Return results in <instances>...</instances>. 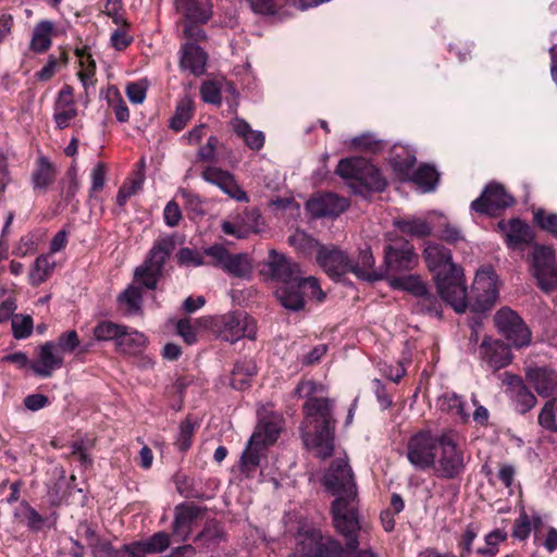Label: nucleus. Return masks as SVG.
<instances>
[{
  "label": "nucleus",
  "mask_w": 557,
  "mask_h": 557,
  "mask_svg": "<svg viewBox=\"0 0 557 557\" xmlns=\"http://www.w3.org/2000/svg\"><path fill=\"white\" fill-rule=\"evenodd\" d=\"M423 258L433 274L441 299L457 313L465 312L467 308L475 313H484L494 307L498 298V286L497 274L492 267L476 272L468 293L463 271L453 261L450 249L438 243L426 242Z\"/></svg>",
  "instance_id": "obj_1"
},
{
  "label": "nucleus",
  "mask_w": 557,
  "mask_h": 557,
  "mask_svg": "<svg viewBox=\"0 0 557 557\" xmlns=\"http://www.w3.org/2000/svg\"><path fill=\"white\" fill-rule=\"evenodd\" d=\"M317 391L318 384L314 381L301 380L294 394L306 398L301 406L304 420L300 428L304 445L315 458L325 460L333 455L335 448V400L315 396Z\"/></svg>",
  "instance_id": "obj_2"
},
{
  "label": "nucleus",
  "mask_w": 557,
  "mask_h": 557,
  "mask_svg": "<svg viewBox=\"0 0 557 557\" xmlns=\"http://www.w3.org/2000/svg\"><path fill=\"white\" fill-rule=\"evenodd\" d=\"M176 247L173 236L159 237L145 260L134 271V282L116 297L119 310L125 317L143 313V289L154 290L163 275L164 265Z\"/></svg>",
  "instance_id": "obj_3"
},
{
  "label": "nucleus",
  "mask_w": 557,
  "mask_h": 557,
  "mask_svg": "<svg viewBox=\"0 0 557 557\" xmlns=\"http://www.w3.org/2000/svg\"><path fill=\"white\" fill-rule=\"evenodd\" d=\"M322 484L336 496L331 504V515L335 530L354 532L357 528L358 495L355 475L346 458L334 459L326 469Z\"/></svg>",
  "instance_id": "obj_4"
},
{
  "label": "nucleus",
  "mask_w": 557,
  "mask_h": 557,
  "mask_svg": "<svg viewBox=\"0 0 557 557\" xmlns=\"http://www.w3.org/2000/svg\"><path fill=\"white\" fill-rule=\"evenodd\" d=\"M336 173L343 178L351 180L354 193L363 197L381 193L386 187V181L380 170L363 158L342 159Z\"/></svg>",
  "instance_id": "obj_5"
},
{
  "label": "nucleus",
  "mask_w": 557,
  "mask_h": 557,
  "mask_svg": "<svg viewBox=\"0 0 557 557\" xmlns=\"http://www.w3.org/2000/svg\"><path fill=\"white\" fill-rule=\"evenodd\" d=\"M454 430L442 431V440L432 466L434 475L442 480H459L467 470L470 456L457 443Z\"/></svg>",
  "instance_id": "obj_6"
},
{
  "label": "nucleus",
  "mask_w": 557,
  "mask_h": 557,
  "mask_svg": "<svg viewBox=\"0 0 557 557\" xmlns=\"http://www.w3.org/2000/svg\"><path fill=\"white\" fill-rule=\"evenodd\" d=\"M295 540L302 557H347V549L338 540L323 534L312 523H299Z\"/></svg>",
  "instance_id": "obj_7"
},
{
  "label": "nucleus",
  "mask_w": 557,
  "mask_h": 557,
  "mask_svg": "<svg viewBox=\"0 0 557 557\" xmlns=\"http://www.w3.org/2000/svg\"><path fill=\"white\" fill-rule=\"evenodd\" d=\"M275 296L285 309L295 312L305 308L306 297L318 302H323L326 298L319 280L314 276H302L283 284L276 288Z\"/></svg>",
  "instance_id": "obj_8"
},
{
  "label": "nucleus",
  "mask_w": 557,
  "mask_h": 557,
  "mask_svg": "<svg viewBox=\"0 0 557 557\" xmlns=\"http://www.w3.org/2000/svg\"><path fill=\"white\" fill-rule=\"evenodd\" d=\"M315 259L326 275L335 282H344L348 273L355 274L359 280L375 278L373 274L360 269L359 264H355L346 251L334 245L319 247Z\"/></svg>",
  "instance_id": "obj_9"
},
{
  "label": "nucleus",
  "mask_w": 557,
  "mask_h": 557,
  "mask_svg": "<svg viewBox=\"0 0 557 557\" xmlns=\"http://www.w3.org/2000/svg\"><path fill=\"white\" fill-rule=\"evenodd\" d=\"M216 336L225 342L236 343L242 338L255 339L257 322L253 317L242 310L227 312L212 320Z\"/></svg>",
  "instance_id": "obj_10"
},
{
  "label": "nucleus",
  "mask_w": 557,
  "mask_h": 557,
  "mask_svg": "<svg viewBox=\"0 0 557 557\" xmlns=\"http://www.w3.org/2000/svg\"><path fill=\"white\" fill-rule=\"evenodd\" d=\"M441 440L442 432L432 434L429 430H420L412 434L406 444V457L409 463L418 471L432 469Z\"/></svg>",
  "instance_id": "obj_11"
},
{
  "label": "nucleus",
  "mask_w": 557,
  "mask_h": 557,
  "mask_svg": "<svg viewBox=\"0 0 557 557\" xmlns=\"http://www.w3.org/2000/svg\"><path fill=\"white\" fill-rule=\"evenodd\" d=\"M498 332L516 348L527 347L531 343L532 333L523 319L509 307L500 308L494 315Z\"/></svg>",
  "instance_id": "obj_12"
},
{
  "label": "nucleus",
  "mask_w": 557,
  "mask_h": 557,
  "mask_svg": "<svg viewBox=\"0 0 557 557\" xmlns=\"http://www.w3.org/2000/svg\"><path fill=\"white\" fill-rule=\"evenodd\" d=\"M532 271L537 286L545 293L557 289V265L555 264V250L545 245H534L532 252Z\"/></svg>",
  "instance_id": "obj_13"
},
{
  "label": "nucleus",
  "mask_w": 557,
  "mask_h": 557,
  "mask_svg": "<svg viewBox=\"0 0 557 557\" xmlns=\"http://www.w3.org/2000/svg\"><path fill=\"white\" fill-rule=\"evenodd\" d=\"M515 199L496 182L488 183L480 197L471 202V209L480 214L495 216L511 207Z\"/></svg>",
  "instance_id": "obj_14"
},
{
  "label": "nucleus",
  "mask_w": 557,
  "mask_h": 557,
  "mask_svg": "<svg viewBox=\"0 0 557 557\" xmlns=\"http://www.w3.org/2000/svg\"><path fill=\"white\" fill-rule=\"evenodd\" d=\"M418 262L413 245L398 237L384 247V264L387 272L399 273L410 271Z\"/></svg>",
  "instance_id": "obj_15"
},
{
  "label": "nucleus",
  "mask_w": 557,
  "mask_h": 557,
  "mask_svg": "<svg viewBox=\"0 0 557 557\" xmlns=\"http://www.w3.org/2000/svg\"><path fill=\"white\" fill-rule=\"evenodd\" d=\"M479 356L485 366L493 371L507 367L512 359L511 348L500 339L485 336L479 346Z\"/></svg>",
  "instance_id": "obj_16"
},
{
  "label": "nucleus",
  "mask_w": 557,
  "mask_h": 557,
  "mask_svg": "<svg viewBox=\"0 0 557 557\" xmlns=\"http://www.w3.org/2000/svg\"><path fill=\"white\" fill-rule=\"evenodd\" d=\"M264 265L270 277L282 285L302 277L299 263L274 249L270 250Z\"/></svg>",
  "instance_id": "obj_17"
},
{
  "label": "nucleus",
  "mask_w": 557,
  "mask_h": 557,
  "mask_svg": "<svg viewBox=\"0 0 557 557\" xmlns=\"http://www.w3.org/2000/svg\"><path fill=\"white\" fill-rule=\"evenodd\" d=\"M498 228L505 236L507 247L512 250H524L535 237L531 226L519 218L499 221Z\"/></svg>",
  "instance_id": "obj_18"
},
{
  "label": "nucleus",
  "mask_w": 557,
  "mask_h": 557,
  "mask_svg": "<svg viewBox=\"0 0 557 557\" xmlns=\"http://www.w3.org/2000/svg\"><path fill=\"white\" fill-rule=\"evenodd\" d=\"M261 213L257 208L245 209L237 213L232 221H224L222 232L236 238H247L251 233L259 232Z\"/></svg>",
  "instance_id": "obj_19"
},
{
  "label": "nucleus",
  "mask_w": 557,
  "mask_h": 557,
  "mask_svg": "<svg viewBox=\"0 0 557 557\" xmlns=\"http://www.w3.org/2000/svg\"><path fill=\"white\" fill-rule=\"evenodd\" d=\"M525 381L539 396L550 397L557 392V371L548 366H528L524 369Z\"/></svg>",
  "instance_id": "obj_20"
},
{
  "label": "nucleus",
  "mask_w": 557,
  "mask_h": 557,
  "mask_svg": "<svg viewBox=\"0 0 557 557\" xmlns=\"http://www.w3.org/2000/svg\"><path fill=\"white\" fill-rule=\"evenodd\" d=\"M349 200L334 193H324L310 198L306 209L313 218L337 216L349 208Z\"/></svg>",
  "instance_id": "obj_21"
},
{
  "label": "nucleus",
  "mask_w": 557,
  "mask_h": 557,
  "mask_svg": "<svg viewBox=\"0 0 557 557\" xmlns=\"http://www.w3.org/2000/svg\"><path fill=\"white\" fill-rule=\"evenodd\" d=\"M63 366V357L59 354L53 341H48L37 347L36 359L30 363V370L40 377H50L54 370Z\"/></svg>",
  "instance_id": "obj_22"
},
{
  "label": "nucleus",
  "mask_w": 557,
  "mask_h": 557,
  "mask_svg": "<svg viewBox=\"0 0 557 557\" xmlns=\"http://www.w3.org/2000/svg\"><path fill=\"white\" fill-rule=\"evenodd\" d=\"M206 510V507L197 506L194 503H181L176 505L172 524L173 536L181 537L182 541H187L191 533L193 525L202 517Z\"/></svg>",
  "instance_id": "obj_23"
},
{
  "label": "nucleus",
  "mask_w": 557,
  "mask_h": 557,
  "mask_svg": "<svg viewBox=\"0 0 557 557\" xmlns=\"http://www.w3.org/2000/svg\"><path fill=\"white\" fill-rule=\"evenodd\" d=\"M77 114L74 88L64 84L59 90L53 106V119L58 128L69 127Z\"/></svg>",
  "instance_id": "obj_24"
},
{
  "label": "nucleus",
  "mask_w": 557,
  "mask_h": 557,
  "mask_svg": "<svg viewBox=\"0 0 557 557\" xmlns=\"http://www.w3.org/2000/svg\"><path fill=\"white\" fill-rule=\"evenodd\" d=\"M201 177L218 186L222 191L238 201L247 200L246 193L238 186L233 174L216 166H206L201 172Z\"/></svg>",
  "instance_id": "obj_25"
},
{
  "label": "nucleus",
  "mask_w": 557,
  "mask_h": 557,
  "mask_svg": "<svg viewBox=\"0 0 557 557\" xmlns=\"http://www.w3.org/2000/svg\"><path fill=\"white\" fill-rule=\"evenodd\" d=\"M178 54V66L182 71H187L197 77L205 74L209 55L201 46L183 42Z\"/></svg>",
  "instance_id": "obj_26"
},
{
  "label": "nucleus",
  "mask_w": 557,
  "mask_h": 557,
  "mask_svg": "<svg viewBox=\"0 0 557 557\" xmlns=\"http://www.w3.org/2000/svg\"><path fill=\"white\" fill-rule=\"evenodd\" d=\"M77 534L86 541L94 557H99L101 554L109 557H114L116 555L111 542L99 535L96 524L87 521H81L77 525Z\"/></svg>",
  "instance_id": "obj_27"
},
{
  "label": "nucleus",
  "mask_w": 557,
  "mask_h": 557,
  "mask_svg": "<svg viewBox=\"0 0 557 557\" xmlns=\"http://www.w3.org/2000/svg\"><path fill=\"white\" fill-rule=\"evenodd\" d=\"M175 4L182 14L181 21L208 23L212 16L210 0H175Z\"/></svg>",
  "instance_id": "obj_28"
},
{
  "label": "nucleus",
  "mask_w": 557,
  "mask_h": 557,
  "mask_svg": "<svg viewBox=\"0 0 557 557\" xmlns=\"http://www.w3.org/2000/svg\"><path fill=\"white\" fill-rule=\"evenodd\" d=\"M57 169L50 160L40 154L32 172V184L35 191L45 194L55 182Z\"/></svg>",
  "instance_id": "obj_29"
},
{
  "label": "nucleus",
  "mask_w": 557,
  "mask_h": 557,
  "mask_svg": "<svg viewBox=\"0 0 557 557\" xmlns=\"http://www.w3.org/2000/svg\"><path fill=\"white\" fill-rule=\"evenodd\" d=\"M54 24L49 20H41L33 28L29 50L36 54L47 52L52 46Z\"/></svg>",
  "instance_id": "obj_30"
},
{
  "label": "nucleus",
  "mask_w": 557,
  "mask_h": 557,
  "mask_svg": "<svg viewBox=\"0 0 557 557\" xmlns=\"http://www.w3.org/2000/svg\"><path fill=\"white\" fill-rule=\"evenodd\" d=\"M224 541H226V534L223 525L215 519L207 520L202 531L194 539L195 544L208 550L215 549Z\"/></svg>",
  "instance_id": "obj_31"
},
{
  "label": "nucleus",
  "mask_w": 557,
  "mask_h": 557,
  "mask_svg": "<svg viewBox=\"0 0 557 557\" xmlns=\"http://www.w3.org/2000/svg\"><path fill=\"white\" fill-rule=\"evenodd\" d=\"M258 373L252 359H243L235 362L231 373V386L237 391H245L251 386V380Z\"/></svg>",
  "instance_id": "obj_32"
},
{
  "label": "nucleus",
  "mask_w": 557,
  "mask_h": 557,
  "mask_svg": "<svg viewBox=\"0 0 557 557\" xmlns=\"http://www.w3.org/2000/svg\"><path fill=\"white\" fill-rule=\"evenodd\" d=\"M260 434H252L245 450L240 457V471L250 476L260 465V453L264 448L262 441H259Z\"/></svg>",
  "instance_id": "obj_33"
},
{
  "label": "nucleus",
  "mask_w": 557,
  "mask_h": 557,
  "mask_svg": "<svg viewBox=\"0 0 557 557\" xmlns=\"http://www.w3.org/2000/svg\"><path fill=\"white\" fill-rule=\"evenodd\" d=\"M148 339L144 333L124 325L116 348L123 354L138 355L146 349Z\"/></svg>",
  "instance_id": "obj_34"
},
{
  "label": "nucleus",
  "mask_w": 557,
  "mask_h": 557,
  "mask_svg": "<svg viewBox=\"0 0 557 557\" xmlns=\"http://www.w3.org/2000/svg\"><path fill=\"white\" fill-rule=\"evenodd\" d=\"M222 270L237 278H249L252 273V264L248 255L228 252Z\"/></svg>",
  "instance_id": "obj_35"
},
{
  "label": "nucleus",
  "mask_w": 557,
  "mask_h": 557,
  "mask_svg": "<svg viewBox=\"0 0 557 557\" xmlns=\"http://www.w3.org/2000/svg\"><path fill=\"white\" fill-rule=\"evenodd\" d=\"M394 225L400 233L414 238H425L432 234V225L421 218L397 219Z\"/></svg>",
  "instance_id": "obj_36"
},
{
  "label": "nucleus",
  "mask_w": 557,
  "mask_h": 557,
  "mask_svg": "<svg viewBox=\"0 0 557 557\" xmlns=\"http://www.w3.org/2000/svg\"><path fill=\"white\" fill-rule=\"evenodd\" d=\"M440 174L433 165H420L410 177L409 182L414 183L423 193H431L436 188Z\"/></svg>",
  "instance_id": "obj_37"
},
{
  "label": "nucleus",
  "mask_w": 557,
  "mask_h": 557,
  "mask_svg": "<svg viewBox=\"0 0 557 557\" xmlns=\"http://www.w3.org/2000/svg\"><path fill=\"white\" fill-rule=\"evenodd\" d=\"M75 54L79 59L81 71L78 72V78L82 82L85 89L88 85H94L92 78L96 74V61L94 60L90 49L87 46L75 49Z\"/></svg>",
  "instance_id": "obj_38"
},
{
  "label": "nucleus",
  "mask_w": 557,
  "mask_h": 557,
  "mask_svg": "<svg viewBox=\"0 0 557 557\" xmlns=\"http://www.w3.org/2000/svg\"><path fill=\"white\" fill-rule=\"evenodd\" d=\"M438 407L441 411L458 417L463 423L469 420V413L465 410V401L456 393H445L441 396L438 398Z\"/></svg>",
  "instance_id": "obj_39"
},
{
  "label": "nucleus",
  "mask_w": 557,
  "mask_h": 557,
  "mask_svg": "<svg viewBox=\"0 0 557 557\" xmlns=\"http://www.w3.org/2000/svg\"><path fill=\"white\" fill-rule=\"evenodd\" d=\"M170 544V535L166 532L160 531L147 540L134 542V547L146 554H157L164 552Z\"/></svg>",
  "instance_id": "obj_40"
},
{
  "label": "nucleus",
  "mask_w": 557,
  "mask_h": 557,
  "mask_svg": "<svg viewBox=\"0 0 557 557\" xmlns=\"http://www.w3.org/2000/svg\"><path fill=\"white\" fill-rule=\"evenodd\" d=\"M391 286L395 289L405 290L418 298L425 293L426 284L418 275H404L394 277L391 281Z\"/></svg>",
  "instance_id": "obj_41"
},
{
  "label": "nucleus",
  "mask_w": 557,
  "mask_h": 557,
  "mask_svg": "<svg viewBox=\"0 0 557 557\" xmlns=\"http://www.w3.org/2000/svg\"><path fill=\"white\" fill-rule=\"evenodd\" d=\"M144 182L145 174H143L141 171H133L132 176L125 181V183L117 191V206L124 207L129 197H132L143 188Z\"/></svg>",
  "instance_id": "obj_42"
},
{
  "label": "nucleus",
  "mask_w": 557,
  "mask_h": 557,
  "mask_svg": "<svg viewBox=\"0 0 557 557\" xmlns=\"http://www.w3.org/2000/svg\"><path fill=\"white\" fill-rule=\"evenodd\" d=\"M53 269L54 264L49 262L47 256L37 257L28 275L29 284L38 287L51 276Z\"/></svg>",
  "instance_id": "obj_43"
},
{
  "label": "nucleus",
  "mask_w": 557,
  "mask_h": 557,
  "mask_svg": "<svg viewBox=\"0 0 557 557\" xmlns=\"http://www.w3.org/2000/svg\"><path fill=\"white\" fill-rule=\"evenodd\" d=\"M122 331H124V325L109 320H101L95 325L92 333L96 341H113L116 346Z\"/></svg>",
  "instance_id": "obj_44"
},
{
  "label": "nucleus",
  "mask_w": 557,
  "mask_h": 557,
  "mask_svg": "<svg viewBox=\"0 0 557 557\" xmlns=\"http://www.w3.org/2000/svg\"><path fill=\"white\" fill-rule=\"evenodd\" d=\"M513 403L515 410L520 414H525L535 407L537 399L530 388L520 381L515 392Z\"/></svg>",
  "instance_id": "obj_45"
},
{
  "label": "nucleus",
  "mask_w": 557,
  "mask_h": 557,
  "mask_svg": "<svg viewBox=\"0 0 557 557\" xmlns=\"http://www.w3.org/2000/svg\"><path fill=\"white\" fill-rule=\"evenodd\" d=\"M416 162V157L410 153H406L405 157L395 156L389 160L393 171L401 182H409L414 172Z\"/></svg>",
  "instance_id": "obj_46"
},
{
  "label": "nucleus",
  "mask_w": 557,
  "mask_h": 557,
  "mask_svg": "<svg viewBox=\"0 0 557 557\" xmlns=\"http://www.w3.org/2000/svg\"><path fill=\"white\" fill-rule=\"evenodd\" d=\"M207 23L193 22V21H180L178 25L182 28V37L185 39L184 42H191L199 45L208 40V36L203 29V25Z\"/></svg>",
  "instance_id": "obj_47"
},
{
  "label": "nucleus",
  "mask_w": 557,
  "mask_h": 557,
  "mask_svg": "<svg viewBox=\"0 0 557 557\" xmlns=\"http://www.w3.org/2000/svg\"><path fill=\"white\" fill-rule=\"evenodd\" d=\"M354 532L347 533L346 531L336 530L345 539L344 548L347 549V557H376L371 550H359V531L360 522L357 519V528Z\"/></svg>",
  "instance_id": "obj_48"
},
{
  "label": "nucleus",
  "mask_w": 557,
  "mask_h": 557,
  "mask_svg": "<svg viewBox=\"0 0 557 557\" xmlns=\"http://www.w3.org/2000/svg\"><path fill=\"white\" fill-rule=\"evenodd\" d=\"M537 422L543 429L557 433V396L544 404L539 413Z\"/></svg>",
  "instance_id": "obj_49"
},
{
  "label": "nucleus",
  "mask_w": 557,
  "mask_h": 557,
  "mask_svg": "<svg viewBox=\"0 0 557 557\" xmlns=\"http://www.w3.org/2000/svg\"><path fill=\"white\" fill-rule=\"evenodd\" d=\"M533 223L557 239V213L539 208L533 211Z\"/></svg>",
  "instance_id": "obj_50"
},
{
  "label": "nucleus",
  "mask_w": 557,
  "mask_h": 557,
  "mask_svg": "<svg viewBox=\"0 0 557 557\" xmlns=\"http://www.w3.org/2000/svg\"><path fill=\"white\" fill-rule=\"evenodd\" d=\"M197 424L187 416L180 424V433L175 442V446L180 451H187L193 444Z\"/></svg>",
  "instance_id": "obj_51"
},
{
  "label": "nucleus",
  "mask_w": 557,
  "mask_h": 557,
  "mask_svg": "<svg viewBox=\"0 0 557 557\" xmlns=\"http://www.w3.org/2000/svg\"><path fill=\"white\" fill-rule=\"evenodd\" d=\"M417 299L418 311L438 318L442 317V302L435 294L429 290V288H426L425 293L420 295Z\"/></svg>",
  "instance_id": "obj_52"
},
{
  "label": "nucleus",
  "mask_w": 557,
  "mask_h": 557,
  "mask_svg": "<svg viewBox=\"0 0 557 557\" xmlns=\"http://www.w3.org/2000/svg\"><path fill=\"white\" fill-rule=\"evenodd\" d=\"M507 532L500 529H495L485 535L484 541L486 547H480L476 549L478 555L486 557H495L498 553V544L507 540Z\"/></svg>",
  "instance_id": "obj_53"
},
{
  "label": "nucleus",
  "mask_w": 557,
  "mask_h": 557,
  "mask_svg": "<svg viewBox=\"0 0 557 557\" xmlns=\"http://www.w3.org/2000/svg\"><path fill=\"white\" fill-rule=\"evenodd\" d=\"M288 242L292 246L305 255H311L313 251L318 252L319 247L322 246L317 239L305 232H297L295 235L288 238Z\"/></svg>",
  "instance_id": "obj_54"
},
{
  "label": "nucleus",
  "mask_w": 557,
  "mask_h": 557,
  "mask_svg": "<svg viewBox=\"0 0 557 557\" xmlns=\"http://www.w3.org/2000/svg\"><path fill=\"white\" fill-rule=\"evenodd\" d=\"M193 115V106L190 101L181 102L175 114L170 120V127L176 132L182 131Z\"/></svg>",
  "instance_id": "obj_55"
},
{
  "label": "nucleus",
  "mask_w": 557,
  "mask_h": 557,
  "mask_svg": "<svg viewBox=\"0 0 557 557\" xmlns=\"http://www.w3.org/2000/svg\"><path fill=\"white\" fill-rule=\"evenodd\" d=\"M228 252V249H226L221 244H214L210 247L205 248L203 258H209L208 260H206L205 265H211L214 268L222 269Z\"/></svg>",
  "instance_id": "obj_56"
},
{
  "label": "nucleus",
  "mask_w": 557,
  "mask_h": 557,
  "mask_svg": "<svg viewBox=\"0 0 557 557\" xmlns=\"http://www.w3.org/2000/svg\"><path fill=\"white\" fill-rule=\"evenodd\" d=\"M200 96L206 103H222L221 86L215 81H205L200 86Z\"/></svg>",
  "instance_id": "obj_57"
},
{
  "label": "nucleus",
  "mask_w": 557,
  "mask_h": 557,
  "mask_svg": "<svg viewBox=\"0 0 557 557\" xmlns=\"http://www.w3.org/2000/svg\"><path fill=\"white\" fill-rule=\"evenodd\" d=\"M57 345L58 351L72 354L74 352L81 344L79 336L75 330L66 331L61 333L57 341H53Z\"/></svg>",
  "instance_id": "obj_58"
},
{
  "label": "nucleus",
  "mask_w": 557,
  "mask_h": 557,
  "mask_svg": "<svg viewBox=\"0 0 557 557\" xmlns=\"http://www.w3.org/2000/svg\"><path fill=\"white\" fill-rule=\"evenodd\" d=\"M251 10L262 16H275L278 14L282 4L280 0H248Z\"/></svg>",
  "instance_id": "obj_59"
},
{
  "label": "nucleus",
  "mask_w": 557,
  "mask_h": 557,
  "mask_svg": "<svg viewBox=\"0 0 557 557\" xmlns=\"http://www.w3.org/2000/svg\"><path fill=\"white\" fill-rule=\"evenodd\" d=\"M33 318L30 315H24L20 320L17 315L12 319V333L16 339H25L33 333Z\"/></svg>",
  "instance_id": "obj_60"
},
{
  "label": "nucleus",
  "mask_w": 557,
  "mask_h": 557,
  "mask_svg": "<svg viewBox=\"0 0 557 557\" xmlns=\"http://www.w3.org/2000/svg\"><path fill=\"white\" fill-rule=\"evenodd\" d=\"M177 262L181 265L201 267L205 265L206 260L203 258V252L200 253L196 249L183 247L177 252Z\"/></svg>",
  "instance_id": "obj_61"
},
{
  "label": "nucleus",
  "mask_w": 557,
  "mask_h": 557,
  "mask_svg": "<svg viewBox=\"0 0 557 557\" xmlns=\"http://www.w3.org/2000/svg\"><path fill=\"white\" fill-rule=\"evenodd\" d=\"M530 534L531 519L525 512V510H522L519 517L513 522L511 536L519 541H525L529 539Z\"/></svg>",
  "instance_id": "obj_62"
},
{
  "label": "nucleus",
  "mask_w": 557,
  "mask_h": 557,
  "mask_svg": "<svg viewBox=\"0 0 557 557\" xmlns=\"http://www.w3.org/2000/svg\"><path fill=\"white\" fill-rule=\"evenodd\" d=\"M21 507L24 508V516L27 519V527L33 532L42 530L46 519L29 505L27 500L21 502Z\"/></svg>",
  "instance_id": "obj_63"
},
{
  "label": "nucleus",
  "mask_w": 557,
  "mask_h": 557,
  "mask_svg": "<svg viewBox=\"0 0 557 557\" xmlns=\"http://www.w3.org/2000/svg\"><path fill=\"white\" fill-rule=\"evenodd\" d=\"M107 166L104 163L99 162L91 171V186L89 188V198H95L97 193H100L106 184Z\"/></svg>",
  "instance_id": "obj_64"
}]
</instances>
